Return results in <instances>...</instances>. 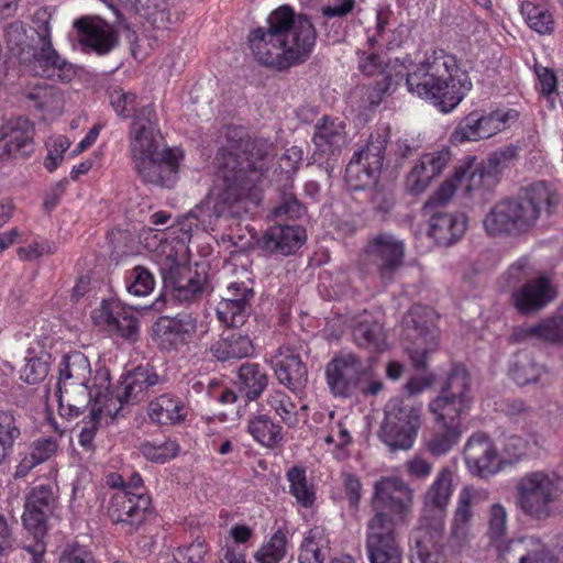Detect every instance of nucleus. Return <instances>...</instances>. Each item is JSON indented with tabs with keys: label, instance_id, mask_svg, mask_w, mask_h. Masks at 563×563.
I'll list each match as a JSON object with an SVG mask.
<instances>
[{
	"label": "nucleus",
	"instance_id": "49530a36",
	"mask_svg": "<svg viewBox=\"0 0 563 563\" xmlns=\"http://www.w3.org/2000/svg\"><path fill=\"white\" fill-rule=\"evenodd\" d=\"M57 450V443L51 438L41 439L33 443L31 452L16 466L14 476L24 477L36 465L48 460Z\"/></svg>",
	"mask_w": 563,
	"mask_h": 563
},
{
	"label": "nucleus",
	"instance_id": "bb28decb",
	"mask_svg": "<svg viewBox=\"0 0 563 563\" xmlns=\"http://www.w3.org/2000/svg\"><path fill=\"white\" fill-rule=\"evenodd\" d=\"M134 168L145 183L172 186L178 172L177 157L170 148L158 155L133 161Z\"/></svg>",
	"mask_w": 563,
	"mask_h": 563
},
{
	"label": "nucleus",
	"instance_id": "423d86ee",
	"mask_svg": "<svg viewBox=\"0 0 563 563\" xmlns=\"http://www.w3.org/2000/svg\"><path fill=\"white\" fill-rule=\"evenodd\" d=\"M406 249L402 240L391 233H379L367 240L357 258L363 277H376L384 286L394 282L404 266Z\"/></svg>",
	"mask_w": 563,
	"mask_h": 563
},
{
	"label": "nucleus",
	"instance_id": "4d7b16f0",
	"mask_svg": "<svg viewBox=\"0 0 563 563\" xmlns=\"http://www.w3.org/2000/svg\"><path fill=\"white\" fill-rule=\"evenodd\" d=\"M3 38L10 53L18 57L29 52L32 46L26 27L21 21L9 23L4 29Z\"/></svg>",
	"mask_w": 563,
	"mask_h": 563
},
{
	"label": "nucleus",
	"instance_id": "a18cd8bd",
	"mask_svg": "<svg viewBox=\"0 0 563 563\" xmlns=\"http://www.w3.org/2000/svg\"><path fill=\"white\" fill-rule=\"evenodd\" d=\"M239 379L249 400L257 399L268 384V376L261 366L249 362L240 366Z\"/></svg>",
	"mask_w": 563,
	"mask_h": 563
},
{
	"label": "nucleus",
	"instance_id": "69168bd1",
	"mask_svg": "<svg viewBox=\"0 0 563 563\" xmlns=\"http://www.w3.org/2000/svg\"><path fill=\"white\" fill-rule=\"evenodd\" d=\"M267 404L287 426H295L297 423L296 406L287 395L282 391H275L267 398Z\"/></svg>",
	"mask_w": 563,
	"mask_h": 563
},
{
	"label": "nucleus",
	"instance_id": "a211bd4d",
	"mask_svg": "<svg viewBox=\"0 0 563 563\" xmlns=\"http://www.w3.org/2000/svg\"><path fill=\"white\" fill-rule=\"evenodd\" d=\"M372 511H384L407 517L412 504V490L399 477L383 476L374 483Z\"/></svg>",
	"mask_w": 563,
	"mask_h": 563
},
{
	"label": "nucleus",
	"instance_id": "603ef678",
	"mask_svg": "<svg viewBox=\"0 0 563 563\" xmlns=\"http://www.w3.org/2000/svg\"><path fill=\"white\" fill-rule=\"evenodd\" d=\"M247 428L257 442L268 448H273L283 439L280 426L274 423L266 415L251 419Z\"/></svg>",
	"mask_w": 563,
	"mask_h": 563
},
{
	"label": "nucleus",
	"instance_id": "b1692460",
	"mask_svg": "<svg viewBox=\"0 0 563 563\" xmlns=\"http://www.w3.org/2000/svg\"><path fill=\"white\" fill-rule=\"evenodd\" d=\"M252 288L243 284H231L225 296L217 303L216 312L219 321L227 327H242L251 313Z\"/></svg>",
	"mask_w": 563,
	"mask_h": 563
},
{
	"label": "nucleus",
	"instance_id": "4be33fe9",
	"mask_svg": "<svg viewBox=\"0 0 563 563\" xmlns=\"http://www.w3.org/2000/svg\"><path fill=\"white\" fill-rule=\"evenodd\" d=\"M101 384L92 393V387L88 383H76L57 386L56 395L58 397L59 412L62 416L73 418L81 415L92 400L99 401V398L110 385L109 374L101 375Z\"/></svg>",
	"mask_w": 563,
	"mask_h": 563
},
{
	"label": "nucleus",
	"instance_id": "6e6d98bb",
	"mask_svg": "<svg viewBox=\"0 0 563 563\" xmlns=\"http://www.w3.org/2000/svg\"><path fill=\"white\" fill-rule=\"evenodd\" d=\"M521 12L526 15L528 25L539 34H550L553 32V16L543 5L530 1L522 2Z\"/></svg>",
	"mask_w": 563,
	"mask_h": 563
},
{
	"label": "nucleus",
	"instance_id": "4c0bfd02",
	"mask_svg": "<svg viewBox=\"0 0 563 563\" xmlns=\"http://www.w3.org/2000/svg\"><path fill=\"white\" fill-rule=\"evenodd\" d=\"M197 330V318L192 313H179L176 317H159L153 324L155 335L167 341L184 342Z\"/></svg>",
	"mask_w": 563,
	"mask_h": 563
},
{
	"label": "nucleus",
	"instance_id": "e2e57ef3",
	"mask_svg": "<svg viewBox=\"0 0 563 563\" xmlns=\"http://www.w3.org/2000/svg\"><path fill=\"white\" fill-rule=\"evenodd\" d=\"M303 213V206L291 191H284L278 205L272 210V217L276 221L299 219Z\"/></svg>",
	"mask_w": 563,
	"mask_h": 563
},
{
	"label": "nucleus",
	"instance_id": "473e14b6",
	"mask_svg": "<svg viewBox=\"0 0 563 563\" xmlns=\"http://www.w3.org/2000/svg\"><path fill=\"white\" fill-rule=\"evenodd\" d=\"M406 522V517L384 511H373L366 525L365 548L400 545L398 527Z\"/></svg>",
	"mask_w": 563,
	"mask_h": 563
},
{
	"label": "nucleus",
	"instance_id": "338daca9",
	"mask_svg": "<svg viewBox=\"0 0 563 563\" xmlns=\"http://www.w3.org/2000/svg\"><path fill=\"white\" fill-rule=\"evenodd\" d=\"M155 280L153 275L143 266H136L131 272V282L126 286L130 295L142 297L147 296L154 289Z\"/></svg>",
	"mask_w": 563,
	"mask_h": 563
},
{
	"label": "nucleus",
	"instance_id": "393cba45",
	"mask_svg": "<svg viewBox=\"0 0 563 563\" xmlns=\"http://www.w3.org/2000/svg\"><path fill=\"white\" fill-rule=\"evenodd\" d=\"M555 296L551 280L541 276L514 290L511 299L519 313L529 316L542 310Z\"/></svg>",
	"mask_w": 563,
	"mask_h": 563
},
{
	"label": "nucleus",
	"instance_id": "f3484780",
	"mask_svg": "<svg viewBox=\"0 0 563 563\" xmlns=\"http://www.w3.org/2000/svg\"><path fill=\"white\" fill-rule=\"evenodd\" d=\"M131 156L132 161L158 155L164 147V139L155 122V112L152 107H143L135 114L131 126Z\"/></svg>",
	"mask_w": 563,
	"mask_h": 563
},
{
	"label": "nucleus",
	"instance_id": "f03ea898",
	"mask_svg": "<svg viewBox=\"0 0 563 563\" xmlns=\"http://www.w3.org/2000/svg\"><path fill=\"white\" fill-rule=\"evenodd\" d=\"M406 86L412 93L430 101L443 113L455 109L472 88V81L454 56L443 49L433 51L416 69L406 74Z\"/></svg>",
	"mask_w": 563,
	"mask_h": 563
},
{
	"label": "nucleus",
	"instance_id": "a878e982",
	"mask_svg": "<svg viewBox=\"0 0 563 563\" xmlns=\"http://www.w3.org/2000/svg\"><path fill=\"white\" fill-rule=\"evenodd\" d=\"M78 32V42L102 55L110 52L117 44V32L100 18L82 16L74 22Z\"/></svg>",
	"mask_w": 563,
	"mask_h": 563
},
{
	"label": "nucleus",
	"instance_id": "e433bc0d",
	"mask_svg": "<svg viewBox=\"0 0 563 563\" xmlns=\"http://www.w3.org/2000/svg\"><path fill=\"white\" fill-rule=\"evenodd\" d=\"M500 556L501 563H559L558 556L532 538L509 543Z\"/></svg>",
	"mask_w": 563,
	"mask_h": 563
},
{
	"label": "nucleus",
	"instance_id": "aec40b11",
	"mask_svg": "<svg viewBox=\"0 0 563 563\" xmlns=\"http://www.w3.org/2000/svg\"><path fill=\"white\" fill-rule=\"evenodd\" d=\"M467 470L478 477H488L500 471L497 448L490 437L484 432L472 434L463 449Z\"/></svg>",
	"mask_w": 563,
	"mask_h": 563
},
{
	"label": "nucleus",
	"instance_id": "cd10ccee",
	"mask_svg": "<svg viewBox=\"0 0 563 563\" xmlns=\"http://www.w3.org/2000/svg\"><path fill=\"white\" fill-rule=\"evenodd\" d=\"M164 382L165 378L159 376L153 366L139 365L125 375L122 382V391L118 394L117 398L122 406L137 404L146 397L152 387Z\"/></svg>",
	"mask_w": 563,
	"mask_h": 563
},
{
	"label": "nucleus",
	"instance_id": "a19ab883",
	"mask_svg": "<svg viewBox=\"0 0 563 563\" xmlns=\"http://www.w3.org/2000/svg\"><path fill=\"white\" fill-rule=\"evenodd\" d=\"M213 356L225 362L234 358L240 360L249 357L254 353V345L252 340L241 332H231L222 334L221 339L211 346Z\"/></svg>",
	"mask_w": 563,
	"mask_h": 563
},
{
	"label": "nucleus",
	"instance_id": "13d9d810",
	"mask_svg": "<svg viewBox=\"0 0 563 563\" xmlns=\"http://www.w3.org/2000/svg\"><path fill=\"white\" fill-rule=\"evenodd\" d=\"M353 338L362 347L378 350L384 342L383 328L375 321H362L354 327Z\"/></svg>",
	"mask_w": 563,
	"mask_h": 563
},
{
	"label": "nucleus",
	"instance_id": "052dcab7",
	"mask_svg": "<svg viewBox=\"0 0 563 563\" xmlns=\"http://www.w3.org/2000/svg\"><path fill=\"white\" fill-rule=\"evenodd\" d=\"M472 490L465 487L459 496L456 509L454 511V519L452 526V533L455 537L464 538L466 528L470 525L473 512H472Z\"/></svg>",
	"mask_w": 563,
	"mask_h": 563
},
{
	"label": "nucleus",
	"instance_id": "09e8293b",
	"mask_svg": "<svg viewBox=\"0 0 563 563\" xmlns=\"http://www.w3.org/2000/svg\"><path fill=\"white\" fill-rule=\"evenodd\" d=\"M286 477L289 482V492L297 503L305 508L311 507L316 500V492L313 485L308 483L306 470L292 466L287 471Z\"/></svg>",
	"mask_w": 563,
	"mask_h": 563
},
{
	"label": "nucleus",
	"instance_id": "ea45409f",
	"mask_svg": "<svg viewBox=\"0 0 563 563\" xmlns=\"http://www.w3.org/2000/svg\"><path fill=\"white\" fill-rule=\"evenodd\" d=\"M463 434L462 423L434 422V427L424 441V448L432 456L439 457L449 453Z\"/></svg>",
	"mask_w": 563,
	"mask_h": 563
},
{
	"label": "nucleus",
	"instance_id": "dca6fc26",
	"mask_svg": "<svg viewBox=\"0 0 563 563\" xmlns=\"http://www.w3.org/2000/svg\"><path fill=\"white\" fill-rule=\"evenodd\" d=\"M107 514L113 523L132 534L153 516L154 509L148 495L121 489L110 498Z\"/></svg>",
	"mask_w": 563,
	"mask_h": 563
},
{
	"label": "nucleus",
	"instance_id": "39448f33",
	"mask_svg": "<svg viewBox=\"0 0 563 563\" xmlns=\"http://www.w3.org/2000/svg\"><path fill=\"white\" fill-rule=\"evenodd\" d=\"M563 495V479L554 473L533 471L516 484V504L527 517L545 521L555 516L556 503Z\"/></svg>",
	"mask_w": 563,
	"mask_h": 563
},
{
	"label": "nucleus",
	"instance_id": "2eb2a0df",
	"mask_svg": "<svg viewBox=\"0 0 563 563\" xmlns=\"http://www.w3.org/2000/svg\"><path fill=\"white\" fill-rule=\"evenodd\" d=\"M371 375V365L354 353H339L325 365V380L334 397L349 398Z\"/></svg>",
	"mask_w": 563,
	"mask_h": 563
},
{
	"label": "nucleus",
	"instance_id": "37998d69",
	"mask_svg": "<svg viewBox=\"0 0 563 563\" xmlns=\"http://www.w3.org/2000/svg\"><path fill=\"white\" fill-rule=\"evenodd\" d=\"M91 367L88 357L78 351L64 356L59 365V377L57 386L88 383L90 379Z\"/></svg>",
	"mask_w": 563,
	"mask_h": 563
},
{
	"label": "nucleus",
	"instance_id": "5fc2aeb1",
	"mask_svg": "<svg viewBox=\"0 0 563 563\" xmlns=\"http://www.w3.org/2000/svg\"><path fill=\"white\" fill-rule=\"evenodd\" d=\"M20 435V427L14 415L11 411H0V465L10 456Z\"/></svg>",
	"mask_w": 563,
	"mask_h": 563
},
{
	"label": "nucleus",
	"instance_id": "9b49d317",
	"mask_svg": "<svg viewBox=\"0 0 563 563\" xmlns=\"http://www.w3.org/2000/svg\"><path fill=\"white\" fill-rule=\"evenodd\" d=\"M511 199L525 234L532 231L542 217H552L561 202L558 190L542 180L522 188L518 197Z\"/></svg>",
	"mask_w": 563,
	"mask_h": 563
},
{
	"label": "nucleus",
	"instance_id": "7c9ffc66",
	"mask_svg": "<svg viewBox=\"0 0 563 563\" xmlns=\"http://www.w3.org/2000/svg\"><path fill=\"white\" fill-rule=\"evenodd\" d=\"M41 47L33 54V69L37 76L59 81H70L75 67L54 49L51 40L40 41Z\"/></svg>",
	"mask_w": 563,
	"mask_h": 563
},
{
	"label": "nucleus",
	"instance_id": "8fccbe9b",
	"mask_svg": "<svg viewBox=\"0 0 563 563\" xmlns=\"http://www.w3.org/2000/svg\"><path fill=\"white\" fill-rule=\"evenodd\" d=\"M471 166H461L455 170L453 178L444 180L441 186L428 198L422 207L423 213L440 210L444 207L456 191V183H460L467 174Z\"/></svg>",
	"mask_w": 563,
	"mask_h": 563
},
{
	"label": "nucleus",
	"instance_id": "72a5a7b5",
	"mask_svg": "<svg viewBox=\"0 0 563 563\" xmlns=\"http://www.w3.org/2000/svg\"><path fill=\"white\" fill-rule=\"evenodd\" d=\"M306 240V231L299 225L276 224L268 228L258 244L262 250L282 255L297 251Z\"/></svg>",
	"mask_w": 563,
	"mask_h": 563
},
{
	"label": "nucleus",
	"instance_id": "7ed1b4c3",
	"mask_svg": "<svg viewBox=\"0 0 563 563\" xmlns=\"http://www.w3.org/2000/svg\"><path fill=\"white\" fill-rule=\"evenodd\" d=\"M227 145L218 153L220 174L236 176V186L261 200L260 185L274 156V145L265 139H253L242 128L228 126Z\"/></svg>",
	"mask_w": 563,
	"mask_h": 563
},
{
	"label": "nucleus",
	"instance_id": "4468645a",
	"mask_svg": "<svg viewBox=\"0 0 563 563\" xmlns=\"http://www.w3.org/2000/svg\"><path fill=\"white\" fill-rule=\"evenodd\" d=\"M385 150L386 140L377 134L371 135L366 145L354 153L345 169V181L350 190H365L376 184Z\"/></svg>",
	"mask_w": 563,
	"mask_h": 563
},
{
	"label": "nucleus",
	"instance_id": "c85d7f7f",
	"mask_svg": "<svg viewBox=\"0 0 563 563\" xmlns=\"http://www.w3.org/2000/svg\"><path fill=\"white\" fill-rule=\"evenodd\" d=\"M278 382L292 393L301 391L308 382V369L300 355L289 346H282L274 362Z\"/></svg>",
	"mask_w": 563,
	"mask_h": 563
},
{
	"label": "nucleus",
	"instance_id": "c03bdc74",
	"mask_svg": "<svg viewBox=\"0 0 563 563\" xmlns=\"http://www.w3.org/2000/svg\"><path fill=\"white\" fill-rule=\"evenodd\" d=\"M506 534H507V511L501 504H494L489 508L487 536L492 542L498 543L496 545V549L498 552L499 563H501V556H500L501 552L509 543L528 538L526 536V537H521L519 539H511L503 544L501 541L506 537ZM529 538L539 540L554 555V553L549 549V547L544 542L541 541V539H539L537 537H532V536H530Z\"/></svg>",
	"mask_w": 563,
	"mask_h": 563
},
{
	"label": "nucleus",
	"instance_id": "6e6552de",
	"mask_svg": "<svg viewBox=\"0 0 563 563\" xmlns=\"http://www.w3.org/2000/svg\"><path fill=\"white\" fill-rule=\"evenodd\" d=\"M437 314L432 308L415 305L404 317L402 323L408 339L407 352L416 371L428 368V356L439 347Z\"/></svg>",
	"mask_w": 563,
	"mask_h": 563
},
{
	"label": "nucleus",
	"instance_id": "bf43d9fd",
	"mask_svg": "<svg viewBox=\"0 0 563 563\" xmlns=\"http://www.w3.org/2000/svg\"><path fill=\"white\" fill-rule=\"evenodd\" d=\"M482 139L479 111H472L464 117L451 134V142L455 144Z\"/></svg>",
	"mask_w": 563,
	"mask_h": 563
},
{
	"label": "nucleus",
	"instance_id": "680f3d73",
	"mask_svg": "<svg viewBox=\"0 0 563 563\" xmlns=\"http://www.w3.org/2000/svg\"><path fill=\"white\" fill-rule=\"evenodd\" d=\"M287 537L277 530L255 554L258 563H279L286 555Z\"/></svg>",
	"mask_w": 563,
	"mask_h": 563
},
{
	"label": "nucleus",
	"instance_id": "f8f14e48",
	"mask_svg": "<svg viewBox=\"0 0 563 563\" xmlns=\"http://www.w3.org/2000/svg\"><path fill=\"white\" fill-rule=\"evenodd\" d=\"M54 504V493L47 485L34 487L26 496L22 520L25 529L35 539L33 545L25 547V550L32 555V563H41L45 552L42 539L46 534V521L53 511Z\"/></svg>",
	"mask_w": 563,
	"mask_h": 563
},
{
	"label": "nucleus",
	"instance_id": "ddd939ff",
	"mask_svg": "<svg viewBox=\"0 0 563 563\" xmlns=\"http://www.w3.org/2000/svg\"><path fill=\"white\" fill-rule=\"evenodd\" d=\"M385 150L386 140L377 134L371 135L366 145L354 153L345 169V181L350 190H365L376 184Z\"/></svg>",
	"mask_w": 563,
	"mask_h": 563
},
{
	"label": "nucleus",
	"instance_id": "774afa93",
	"mask_svg": "<svg viewBox=\"0 0 563 563\" xmlns=\"http://www.w3.org/2000/svg\"><path fill=\"white\" fill-rule=\"evenodd\" d=\"M369 563H402L400 545H385L366 548Z\"/></svg>",
	"mask_w": 563,
	"mask_h": 563
},
{
	"label": "nucleus",
	"instance_id": "9d476101",
	"mask_svg": "<svg viewBox=\"0 0 563 563\" xmlns=\"http://www.w3.org/2000/svg\"><path fill=\"white\" fill-rule=\"evenodd\" d=\"M164 288L170 290L179 303H194L201 299L207 277L186 263L177 260L176 253L167 254L159 264Z\"/></svg>",
	"mask_w": 563,
	"mask_h": 563
},
{
	"label": "nucleus",
	"instance_id": "f257e3e1",
	"mask_svg": "<svg viewBox=\"0 0 563 563\" xmlns=\"http://www.w3.org/2000/svg\"><path fill=\"white\" fill-rule=\"evenodd\" d=\"M247 40L260 64L284 71L310 57L317 31L307 15L282 5L268 15L266 26L252 30Z\"/></svg>",
	"mask_w": 563,
	"mask_h": 563
},
{
	"label": "nucleus",
	"instance_id": "412c9836",
	"mask_svg": "<svg viewBox=\"0 0 563 563\" xmlns=\"http://www.w3.org/2000/svg\"><path fill=\"white\" fill-rule=\"evenodd\" d=\"M515 157L516 148L511 146L488 155L470 173L466 190L468 192L479 191L483 196L492 194L499 183L500 174Z\"/></svg>",
	"mask_w": 563,
	"mask_h": 563
},
{
	"label": "nucleus",
	"instance_id": "5701e85b",
	"mask_svg": "<svg viewBox=\"0 0 563 563\" xmlns=\"http://www.w3.org/2000/svg\"><path fill=\"white\" fill-rule=\"evenodd\" d=\"M33 137L34 126L27 118L8 120L0 129V161L32 152Z\"/></svg>",
	"mask_w": 563,
	"mask_h": 563
},
{
	"label": "nucleus",
	"instance_id": "864d4df0",
	"mask_svg": "<svg viewBox=\"0 0 563 563\" xmlns=\"http://www.w3.org/2000/svg\"><path fill=\"white\" fill-rule=\"evenodd\" d=\"M51 369V354L41 351L37 355H29L25 357V364L20 371V378L26 384L35 385L42 383L48 375Z\"/></svg>",
	"mask_w": 563,
	"mask_h": 563
},
{
	"label": "nucleus",
	"instance_id": "0eeeda50",
	"mask_svg": "<svg viewBox=\"0 0 563 563\" xmlns=\"http://www.w3.org/2000/svg\"><path fill=\"white\" fill-rule=\"evenodd\" d=\"M422 406L401 397L390 398L384 407L379 439L390 451L409 450L421 427Z\"/></svg>",
	"mask_w": 563,
	"mask_h": 563
},
{
	"label": "nucleus",
	"instance_id": "de8ad7c7",
	"mask_svg": "<svg viewBox=\"0 0 563 563\" xmlns=\"http://www.w3.org/2000/svg\"><path fill=\"white\" fill-rule=\"evenodd\" d=\"M25 97L38 111L53 113L60 111L63 108V96L59 89L54 86L35 85Z\"/></svg>",
	"mask_w": 563,
	"mask_h": 563
},
{
	"label": "nucleus",
	"instance_id": "6ab92c4d",
	"mask_svg": "<svg viewBox=\"0 0 563 563\" xmlns=\"http://www.w3.org/2000/svg\"><path fill=\"white\" fill-rule=\"evenodd\" d=\"M453 473L449 467H443L424 496V507L420 518V526L432 528L434 536L444 530V517L446 506L452 495Z\"/></svg>",
	"mask_w": 563,
	"mask_h": 563
},
{
	"label": "nucleus",
	"instance_id": "20e7f679",
	"mask_svg": "<svg viewBox=\"0 0 563 563\" xmlns=\"http://www.w3.org/2000/svg\"><path fill=\"white\" fill-rule=\"evenodd\" d=\"M222 186L210 191L190 210L189 216L198 221L203 231H214L222 219H240L258 203L250 194L236 186V176L221 174Z\"/></svg>",
	"mask_w": 563,
	"mask_h": 563
},
{
	"label": "nucleus",
	"instance_id": "c9c22d12",
	"mask_svg": "<svg viewBox=\"0 0 563 563\" xmlns=\"http://www.w3.org/2000/svg\"><path fill=\"white\" fill-rule=\"evenodd\" d=\"M430 217L429 234L439 245L449 246L460 240L465 231L467 218L464 213H446L441 210L424 213Z\"/></svg>",
	"mask_w": 563,
	"mask_h": 563
},
{
	"label": "nucleus",
	"instance_id": "0e129e2a",
	"mask_svg": "<svg viewBox=\"0 0 563 563\" xmlns=\"http://www.w3.org/2000/svg\"><path fill=\"white\" fill-rule=\"evenodd\" d=\"M178 445L176 442L166 440L161 443L145 442L140 446L141 453L155 463H165L178 454Z\"/></svg>",
	"mask_w": 563,
	"mask_h": 563
},
{
	"label": "nucleus",
	"instance_id": "58836bf2",
	"mask_svg": "<svg viewBox=\"0 0 563 563\" xmlns=\"http://www.w3.org/2000/svg\"><path fill=\"white\" fill-rule=\"evenodd\" d=\"M420 531L422 534L416 539L410 549V563H445L441 551L444 530H440L438 537L434 536L432 528L420 526Z\"/></svg>",
	"mask_w": 563,
	"mask_h": 563
},
{
	"label": "nucleus",
	"instance_id": "f704fd0d",
	"mask_svg": "<svg viewBox=\"0 0 563 563\" xmlns=\"http://www.w3.org/2000/svg\"><path fill=\"white\" fill-rule=\"evenodd\" d=\"M450 159L451 153L449 148L424 154L415 165L417 169L421 170L420 173L424 178L421 180L415 176L416 172H409L405 181L406 190L412 196L422 194L430 186L431 181L441 174Z\"/></svg>",
	"mask_w": 563,
	"mask_h": 563
},
{
	"label": "nucleus",
	"instance_id": "3c124183",
	"mask_svg": "<svg viewBox=\"0 0 563 563\" xmlns=\"http://www.w3.org/2000/svg\"><path fill=\"white\" fill-rule=\"evenodd\" d=\"M102 314L106 317V322L109 327L115 328L122 338L135 341L139 336V320L130 311L124 308L117 310H108L103 307Z\"/></svg>",
	"mask_w": 563,
	"mask_h": 563
},
{
	"label": "nucleus",
	"instance_id": "79ce46f5",
	"mask_svg": "<svg viewBox=\"0 0 563 563\" xmlns=\"http://www.w3.org/2000/svg\"><path fill=\"white\" fill-rule=\"evenodd\" d=\"M147 413L153 422L174 424L186 419L187 409L181 400L172 395L164 394L150 402Z\"/></svg>",
	"mask_w": 563,
	"mask_h": 563
},
{
	"label": "nucleus",
	"instance_id": "1a4fd4ad",
	"mask_svg": "<svg viewBox=\"0 0 563 563\" xmlns=\"http://www.w3.org/2000/svg\"><path fill=\"white\" fill-rule=\"evenodd\" d=\"M471 376L467 369L455 364L442 385L439 396L429 404L434 422L462 423L461 416L471 408Z\"/></svg>",
	"mask_w": 563,
	"mask_h": 563
},
{
	"label": "nucleus",
	"instance_id": "2f4dec72",
	"mask_svg": "<svg viewBox=\"0 0 563 563\" xmlns=\"http://www.w3.org/2000/svg\"><path fill=\"white\" fill-rule=\"evenodd\" d=\"M484 229L489 236H519L525 234L511 198L495 203L483 220Z\"/></svg>",
	"mask_w": 563,
	"mask_h": 563
},
{
	"label": "nucleus",
	"instance_id": "c756f323",
	"mask_svg": "<svg viewBox=\"0 0 563 563\" xmlns=\"http://www.w3.org/2000/svg\"><path fill=\"white\" fill-rule=\"evenodd\" d=\"M312 143L316 152L338 156L346 143V125L339 118L323 115L314 125Z\"/></svg>",
	"mask_w": 563,
	"mask_h": 563
}]
</instances>
